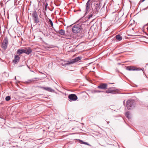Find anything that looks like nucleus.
I'll return each instance as SVG.
<instances>
[{"label": "nucleus", "mask_w": 148, "mask_h": 148, "mask_svg": "<svg viewBox=\"0 0 148 148\" xmlns=\"http://www.w3.org/2000/svg\"><path fill=\"white\" fill-rule=\"evenodd\" d=\"M82 29L81 25L79 24L75 25L73 27L72 29L73 33H79Z\"/></svg>", "instance_id": "f257e3e1"}, {"label": "nucleus", "mask_w": 148, "mask_h": 148, "mask_svg": "<svg viewBox=\"0 0 148 148\" xmlns=\"http://www.w3.org/2000/svg\"><path fill=\"white\" fill-rule=\"evenodd\" d=\"M135 105L134 101L132 100H128L126 102V106L129 110L131 109Z\"/></svg>", "instance_id": "f03ea898"}, {"label": "nucleus", "mask_w": 148, "mask_h": 148, "mask_svg": "<svg viewBox=\"0 0 148 148\" xmlns=\"http://www.w3.org/2000/svg\"><path fill=\"white\" fill-rule=\"evenodd\" d=\"M94 5L95 7L94 9V11L93 13L95 12V13H97L98 11L100 9L101 6L100 3L98 2H96L94 4Z\"/></svg>", "instance_id": "7ed1b4c3"}, {"label": "nucleus", "mask_w": 148, "mask_h": 148, "mask_svg": "<svg viewBox=\"0 0 148 148\" xmlns=\"http://www.w3.org/2000/svg\"><path fill=\"white\" fill-rule=\"evenodd\" d=\"M8 44V39L7 38H5L4 39L1 45V47L4 50H5L7 49Z\"/></svg>", "instance_id": "20e7f679"}, {"label": "nucleus", "mask_w": 148, "mask_h": 148, "mask_svg": "<svg viewBox=\"0 0 148 148\" xmlns=\"http://www.w3.org/2000/svg\"><path fill=\"white\" fill-rule=\"evenodd\" d=\"M68 98L70 101H75L77 99V96L74 94H71L69 95Z\"/></svg>", "instance_id": "39448f33"}, {"label": "nucleus", "mask_w": 148, "mask_h": 148, "mask_svg": "<svg viewBox=\"0 0 148 148\" xmlns=\"http://www.w3.org/2000/svg\"><path fill=\"white\" fill-rule=\"evenodd\" d=\"M82 58L80 57H78L72 60L69 62L67 64H71L74 63L75 62L78 61L81 59Z\"/></svg>", "instance_id": "423d86ee"}, {"label": "nucleus", "mask_w": 148, "mask_h": 148, "mask_svg": "<svg viewBox=\"0 0 148 148\" xmlns=\"http://www.w3.org/2000/svg\"><path fill=\"white\" fill-rule=\"evenodd\" d=\"M107 84L105 83H101L97 87L98 88L104 89L107 88Z\"/></svg>", "instance_id": "0eeeda50"}, {"label": "nucleus", "mask_w": 148, "mask_h": 148, "mask_svg": "<svg viewBox=\"0 0 148 148\" xmlns=\"http://www.w3.org/2000/svg\"><path fill=\"white\" fill-rule=\"evenodd\" d=\"M106 92L107 93L115 94L117 93L118 91L116 90H112L109 89L107 90Z\"/></svg>", "instance_id": "6e6552de"}, {"label": "nucleus", "mask_w": 148, "mask_h": 148, "mask_svg": "<svg viewBox=\"0 0 148 148\" xmlns=\"http://www.w3.org/2000/svg\"><path fill=\"white\" fill-rule=\"evenodd\" d=\"M90 0H88V1L87 2L86 4V12H88V10H89V9L90 8Z\"/></svg>", "instance_id": "1a4fd4ad"}, {"label": "nucleus", "mask_w": 148, "mask_h": 148, "mask_svg": "<svg viewBox=\"0 0 148 148\" xmlns=\"http://www.w3.org/2000/svg\"><path fill=\"white\" fill-rule=\"evenodd\" d=\"M126 69L130 71L138 70V69H136V67L134 66H128L127 67Z\"/></svg>", "instance_id": "9d476101"}, {"label": "nucleus", "mask_w": 148, "mask_h": 148, "mask_svg": "<svg viewBox=\"0 0 148 148\" xmlns=\"http://www.w3.org/2000/svg\"><path fill=\"white\" fill-rule=\"evenodd\" d=\"M41 88L44 90L49 92H52L54 91V90L53 89L49 87H41Z\"/></svg>", "instance_id": "9b49d317"}, {"label": "nucleus", "mask_w": 148, "mask_h": 148, "mask_svg": "<svg viewBox=\"0 0 148 148\" xmlns=\"http://www.w3.org/2000/svg\"><path fill=\"white\" fill-rule=\"evenodd\" d=\"M24 49H19L18 50L16 53L19 55H20L23 53H24Z\"/></svg>", "instance_id": "f8f14e48"}, {"label": "nucleus", "mask_w": 148, "mask_h": 148, "mask_svg": "<svg viewBox=\"0 0 148 148\" xmlns=\"http://www.w3.org/2000/svg\"><path fill=\"white\" fill-rule=\"evenodd\" d=\"M20 58L18 56H15L14 59L13 60L14 63H16L19 61Z\"/></svg>", "instance_id": "ddd939ff"}, {"label": "nucleus", "mask_w": 148, "mask_h": 148, "mask_svg": "<svg viewBox=\"0 0 148 148\" xmlns=\"http://www.w3.org/2000/svg\"><path fill=\"white\" fill-rule=\"evenodd\" d=\"M25 51L24 53H26L27 54L29 55L32 52V50L29 48L28 49H24Z\"/></svg>", "instance_id": "4468645a"}, {"label": "nucleus", "mask_w": 148, "mask_h": 148, "mask_svg": "<svg viewBox=\"0 0 148 148\" xmlns=\"http://www.w3.org/2000/svg\"><path fill=\"white\" fill-rule=\"evenodd\" d=\"M56 32L62 35H64L65 34V31L62 29H61L58 31H57Z\"/></svg>", "instance_id": "2eb2a0df"}, {"label": "nucleus", "mask_w": 148, "mask_h": 148, "mask_svg": "<svg viewBox=\"0 0 148 148\" xmlns=\"http://www.w3.org/2000/svg\"><path fill=\"white\" fill-rule=\"evenodd\" d=\"M40 80V79L39 78H33L32 79H31L28 80L27 81V82H34L35 81V80Z\"/></svg>", "instance_id": "dca6fc26"}, {"label": "nucleus", "mask_w": 148, "mask_h": 148, "mask_svg": "<svg viewBox=\"0 0 148 148\" xmlns=\"http://www.w3.org/2000/svg\"><path fill=\"white\" fill-rule=\"evenodd\" d=\"M116 38L118 41H120L122 40V37L120 35L118 34L116 35Z\"/></svg>", "instance_id": "f3484780"}, {"label": "nucleus", "mask_w": 148, "mask_h": 148, "mask_svg": "<svg viewBox=\"0 0 148 148\" xmlns=\"http://www.w3.org/2000/svg\"><path fill=\"white\" fill-rule=\"evenodd\" d=\"M32 16L33 17V18L38 17V14L37 12H36V11H34L33 13L32 14Z\"/></svg>", "instance_id": "a211bd4d"}, {"label": "nucleus", "mask_w": 148, "mask_h": 148, "mask_svg": "<svg viewBox=\"0 0 148 148\" xmlns=\"http://www.w3.org/2000/svg\"><path fill=\"white\" fill-rule=\"evenodd\" d=\"M34 23H37L39 22L38 17H35L33 18Z\"/></svg>", "instance_id": "6ab92c4d"}, {"label": "nucleus", "mask_w": 148, "mask_h": 148, "mask_svg": "<svg viewBox=\"0 0 148 148\" xmlns=\"http://www.w3.org/2000/svg\"><path fill=\"white\" fill-rule=\"evenodd\" d=\"M49 23L51 25V27L53 28V24L52 21L50 19H49Z\"/></svg>", "instance_id": "aec40b11"}, {"label": "nucleus", "mask_w": 148, "mask_h": 148, "mask_svg": "<svg viewBox=\"0 0 148 148\" xmlns=\"http://www.w3.org/2000/svg\"><path fill=\"white\" fill-rule=\"evenodd\" d=\"M125 115L127 118L128 119L130 118V112H127L126 113Z\"/></svg>", "instance_id": "412c9836"}, {"label": "nucleus", "mask_w": 148, "mask_h": 148, "mask_svg": "<svg viewBox=\"0 0 148 148\" xmlns=\"http://www.w3.org/2000/svg\"><path fill=\"white\" fill-rule=\"evenodd\" d=\"M79 142H81V144H85V145H90L89 144H88L87 142H83V141H82V140H79Z\"/></svg>", "instance_id": "4be33fe9"}, {"label": "nucleus", "mask_w": 148, "mask_h": 148, "mask_svg": "<svg viewBox=\"0 0 148 148\" xmlns=\"http://www.w3.org/2000/svg\"><path fill=\"white\" fill-rule=\"evenodd\" d=\"M10 99H11L10 97V96H9L6 97L5 98V100L7 101H9V100H10Z\"/></svg>", "instance_id": "5701e85b"}, {"label": "nucleus", "mask_w": 148, "mask_h": 148, "mask_svg": "<svg viewBox=\"0 0 148 148\" xmlns=\"http://www.w3.org/2000/svg\"><path fill=\"white\" fill-rule=\"evenodd\" d=\"M103 92L102 91H100V90H96L95 91V92Z\"/></svg>", "instance_id": "b1692460"}, {"label": "nucleus", "mask_w": 148, "mask_h": 148, "mask_svg": "<svg viewBox=\"0 0 148 148\" xmlns=\"http://www.w3.org/2000/svg\"><path fill=\"white\" fill-rule=\"evenodd\" d=\"M92 14H90L88 18H91L92 16Z\"/></svg>", "instance_id": "393cba45"}, {"label": "nucleus", "mask_w": 148, "mask_h": 148, "mask_svg": "<svg viewBox=\"0 0 148 148\" xmlns=\"http://www.w3.org/2000/svg\"><path fill=\"white\" fill-rule=\"evenodd\" d=\"M48 5V4L47 3H46L45 5V8L46 10L47 6Z\"/></svg>", "instance_id": "a878e982"}, {"label": "nucleus", "mask_w": 148, "mask_h": 148, "mask_svg": "<svg viewBox=\"0 0 148 148\" xmlns=\"http://www.w3.org/2000/svg\"><path fill=\"white\" fill-rule=\"evenodd\" d=\"M145 0H140L139 2V3H142Z\"/></svg>", "instance_id": "bb28decb"}, {"label": "nucleus", "mask_w": 148, "mask_h": 148, "mask_svg": "<svg viewBox=\"0 0 148 148\" xmlns=\"http://www.w3.org/2000/svg\"><path fill=\"white\" fill-rule=\"evenodd\" d=\"M147 8H146L145 9H143V10H145L146 9H147Z\"/></svg>", "instance_id": "cd10ccee"}, {"label": "nucleus", "mask_w": 148, "mask_h": 148, "mask_svg": "<svg viewBox=\"0 0 148 148\" xmlns=\"http://www.w3.org/2000/svg\"><path fill=\"white\" fill-rule=\"evenodd\" d=\"M110 122L109 121L107 122V123L108 124Z\"/></svg>", "instance_id": "c85d7f7f"}, {"label": "nucleus", "mask_w": 148, "mask_h": 148, "mask_svg": "<svg viewBox=\"0 0 148 148\" xmlns=\"http://www.w3.org/2000/svg\"><path fill=\"white\" fill-rule=\"evenodd\" d=\"M125 101H124V103Z\"/></svg>", "instance_id": "c756f323"}, {"label": "nucleus", "mask_w": 148, "mask_h": 148, "mask_svg": "<svg viewBox=\"0 0 148 148\" xmlns=\"http://www.w3.org/2000/svg\"><path fill=\"white\" fill-rule=\"evenodd\" d=\"M38 1H39V0H37Z\"/></svg>", "instance_id": "7c9ffc66"}]
</instances>
